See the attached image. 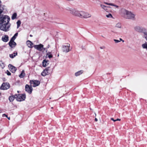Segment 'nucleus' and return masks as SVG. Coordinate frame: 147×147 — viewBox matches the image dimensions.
I'll return each mask as SVG.
<instances>
[{
    "label": "nucleus",
    "instance_id": "obj_38",
    "mask_svg": "<svg viewBox=\"0 0 147 147\" xmlns=\"http://www.w3.org/2000/svg\"><path fill=\"white\" fill-rule=\"evenodd\" d=\"M42 49H43L44 51H46V52H47V48H43H43Z\"/></svg>",
    "mask_w": 147,
    "mask_h": 147
},
{
    "label": "nucleus",
    "instance_id": "obj_8",
    "mask_svg": "<svg viewBox=\"0 0 147 147\" xmlns=\"http://www.w3.org/2000/svg\"><path fill=\"white\" fill-rule=\"evenodd\" d=\"M43 45L41 44L38 45H36L34 46V48L38 50L41 51L42 50L43 47Z\"/></svg>",
    "mask_w": 147,
    "mask_h": 147
},
{
    "label": "nucleus",
    "instance_id": "obj_45",
    "mask_svg": "<svg viewBox=\"0 0 147 147\" xmlns=\"http://www.w3.org/2000/svg\"><path fill=\"white\" fill-rule=\"evenodd\" d=\"M49 47H50V46H49V45H48V47H47V48H49Z\"/></svg>",
    "mask_w": 147,
    "mask_h": 147
},
{
    "label": "nucleus",
    "instance_id": "obj_46",
    "mask_svg": "<svg viewBox=\"0 0 147 147\" xmlns=\"http://www.w3.org/2000/svg\"><path fill=\"white\" fill-rule=\"evenodd\" d=\"M7 118H8V119L9 120H10V117H7Z\"/></svg>",
    "mask_w": 147,
    "mask_h": 147
},
{
    "label": "nucleus",
    "instance_id": "obj_48",
    "mask_svg": "<svg viewBox=\"0 0 147 147\" xmlns=\"http://www.w3.org/2000/svg\"><path fill=\"white\" fill-rule=\"evenodd\" d=\"M30 37H32V36L31 35H30Z\"/></svg>",
    "mask_w": 147,
    "mask_h": 147
},
{
    "label": "nucleus",
    "instance_id": "obj_12",
    "mask_svg": "<svg viewBox=\"0 0 147 147\" xmlns=\"http://www.w3.org/2000/svg\"><path fill=\"white\" fill-rule=\"evenodd\" d=\"M67 10L70 12V13L73 15H74L76 9H72L71 8L67 7Z\"/></svg>",
    "mask_w": 147,
    "mask_h": 147
},
{
    "label": "nucleus",
    "instance_id": "obj_1",
    "mask_svg": "<svg viewBox=\"0 0 147 147\" xmlns=\"http://www.w3.org/2000/svg\"><path fill=\"white\" fill-rule=\"evenodd\" d=\"M10 18L7 16L2 15H0V29L5 32L7 31L10 26L9 23Z\"/></svg>",
    "mask_w": 147,
    "mask_h": 147
},
{
    "label": "nucleus",
    "instance_id": "obj_39",
    "mask_svg": "<svg viewBox=\"0 0 147 147\" xmlns=\"http://www.w3.org/2000/svg\"><path fill=\"white\" fill-rule=\"evenodd\" d=\"M51 55V52H48L47 54V55H46V56H47L48 55Z\"/></svg>",
    "mask_w": 147,
    "mask_h": 147
},
{
    "label": "nucleus",
    "instance_id": "obj_7",
    "mask_svg": "<svg viewBox=\"0 0 147 147\" xmlns=\"http://www.w3.org/2000/svg\"><path fill=\"white\" fill-rule=\"evenodd\" d=\"M30 82L32 86L34 87L38 86L40 84V81L37 80H32L30 81Z\"/></svg>",
    "mask_w": 147,
    "mask_h": 147
},
{
    "label": "nucleus",
    "instance_id": "obj_23",
    "mask_svg": "<svg viewBox=\"0 0 147 147\" xmlns=\"http://www.w3.org/2000/svg\"><path fill=\"white\" fill-rule=\"evenodd\" d=\"M135 30L138 32L140 31L141 30L140 27L139 26H136L134 27Z\"/></svg>",
    "mask_w": 147,
    "mask_h": 147
},
{
    "label": "nucleus",
    "instance_id": "obj_33",
    "mask_svg": "<svg viewBox=\"0 0 147 147\" xmlns=\"http://www.w3.org/2000/svg\"><path fill=\"white\" fill-rule=\"evenodd\" d=\"M106 17L107 18H113V16L110 13L108 15H107L106 16Z\"/></svg>",
    "mask_w": 147,
    "mask_h": 147
},
{
    "label": "nucleus",
    "instance_id": "obj_42",
    "mask_svg": "<svg viewBox=\"0 0 147 147\" xmlns=\"http://www.w3.org/2000/svg\"><path fill=\"white\" fill-rule=\"evenodd\" d=\"M119 40L120 41H122L123 42H124V40H123L121 38H119Z\"/></svg>",
    "mask_w": 147,
    "mask_h": 147
},
{
    "label": "nucleus",
    "instance_id": "obj_27",
    "mask_svg": "<svg viewBox=\"0 0 147 147\" xmlns=\"http://www.w3.org/2000/svg\"><path fill=\"white\" fill-rule=\"evenodd\" d=\"M17 16V14L16 13H14L11 17V19L13 20L15 19Z\"/></svg>",
    "mask_w": 147,
    "mask_h": 147
},
{
    "label": "nucleus",
    "instance_id": "obj_52",
    "mask_svg": "<svg viewBox=\"0 0 147 147\" xmlns=\"http://www.w3.org/2000/svg\"><path fill=\"white\" fill-rule=\"evenodd\" d=\"M146 40L147 41V38H146Z\"/></svg>",
    "mask_w": 147,
    "mask_h": 147
},
{
    "label": "nucleus",
    "instance_id": "obj_4",
    "mask_svg": "<svg viewBox=\"0 0 147 147\" xmlns=\"http://www.w3.org/2000/svg\"><path fill=\"white\" fill-rule=\"evenodd\" d=\"M70 44H67L66 45H63L62 47V50L63 52L67 53L70 51Z\"/></svg>",
    "mask_w": 147,
    "mask_h": 147
},
{
    "label": "nucleus",
    "instance_id": "obj_32",
    "mask_svg": "<svg viewBox=\"0 0 147 147\" xmlns=\"http://www.w3.org/2000/svg\"><path fill=\"white\" fill-rule=\"evenodd\" d=\"M100 7L104 10H106L107 9V6L102 5H100Z\"/></svg>",
    "mask_w": 147,
    "mask_h": 147
},
{
    "label": "nucleus",
    "instance_id": "obj_16",
    "mask_svg": "<svg viewBox=\"0 0 147 147\" xmlns=\"http://www.w3.org/2000/svg\"><path fill=\"white\" fill-rule=\"evenodd\" d=\"M26 44L28 47L29 48H32V45H33L32 43L30 40H28L26 42Z\"/></svg>",
    "mask_w": 147,
    "mask_h": 147
},
{
    "label": "nucleus",
    "instance_id": "obj_31",
    "mask_svg": "<svg viewBox=\"0 0 147 147\" xmlns=\"http://www.w3.org/2000/svg\"><path fill=\"white\" fill-rule=\"evenodd\" d=\"M45 70H46L47 72H48L49 73V74H50L51 72V70L50 69V67H47Z\"/></svg>",
    "mask_w": 147,
    "mask_h": 147
},
{
    "label": "nucleus",
    "instance_id": "obj_30",
    "mask_svg": "<svg viewBox=\"0 0 147 147\" xmlns=\"http://www.w3.org/2000/svg\"><path fill=\"white\" fill-rule=\"evenodd\" d=\"M116 27L118 28H121V24L119 23H117L116 25Z\"/></svg>",
    "mask_w": 147,
    "mask_h": 147
},
{
    "label": "nucleus",
    "instance_id": "obj_6",
    "mask_svg": "<svg viewBox=\"0 0 147 147\" xmlns=\"http://www.w3.org/2000/svg\"><path fill=\"white\" fill-rule=\"evenodd\" d=\"M9 88V83H3L1 87V89L5 90L8 89Z\"/></svg>",
    "mask_w": 147,
    "mask_h": 147
},
{
    "label": "nucleus",
    "instance_id": "obj_17",
    "mask_svg": "<svg viewBox=\"0 0 147 147\" xmlns=\"http://www.w3.org/2000/svg\"><path fill=\"white\" fill-rule=\"evenodd\" d=\"M84 72V71L82 70L79 71L75 73V75L76 76H78L81 74H82Z\"/></svg>",
    "mask_w": 147,
    "mask_h": 147
},
{
    "label": "nucleus",
    "instance_id": "obj_44",
    "mask_svg": "<svg viewBox=\"0 0 147 147\" xmlns=\"http://www.w3.org/2000/svg\"><path fill=\"white\" fill-rule=\"evenodd\" d=\"M94 120L96 121H98V119L96 118H95Z\"/></svg>",
    "mask_w": 147,
    "mask_h": 147
},
{
    "label": "nucleus",
    "instance_id": "obj_49",
    "mask_svg": "<svg viewBox=\"0 0 147 147\" xmlns=\"http://www.w3.org/2000/svg\"><path fill=\"white\" fill-rule=\"evenodd\" d=\"M95 116H96V114L95 113Z\"/></svg>",
    "mask_w": 147,
    "mask_h": 147
},
{
    "label": "nucleus",
    "instance_id": "obj_36",
    "mask_svg": "<svg viewBox=\"0 0 147 147\" xmlns=\"http://www.w3.org/2000/svg\"><path fill=\"white\" fill-rule=\"evenodd\" d=\"M7 74L8 76H10L11 74V73L8 71H7Z\"/></svg>",
    "mask_w": 147,
    "mask_h": 147
},
{
    "label": "nucleus",
    "instance_id": "obj_47",
    "mask_svg": "<svg viewBox=\"0 0 147 147\" xmlns=\"http://www.w3.org/2000/svg\"><path fill=\"white\" fill-rule=\"evenodd\" d=\"M1 1L0 0V6H1Z\"/></svg>",
    "mask_w": 147,
    "mask_h": 147
},
{
    "label": "nucleus",
    "instance_id": "obj_14",
    "mask_svg": "<svg viewBox=\"0 0 147 147\" xmlns=\"http://www.w3.org/2000/svg\"><path fill=\"white\" fill-rule=\"evenodd\" d=\"M9 37L7 35L3 36L2 38V40L4 42H7L8 40Z\"/></svg>",
    "mask_w": 147,
    "mask_h": 147
},
{
    "label": "nucleus",
    "instance_id": "obj_11",
    "mask_svg": "<svg viewBox=\"0 0 147 147\" xmlns=\"http://www.w3.org/2000/svg\"><path fill=\"white\" fill-rule=\"evenodd\" d=\"M9 44V46L12 48L14 47L16 45V43L14 41V40H10Z\"/></svg>",
    "mask_w": 147,
    "mask_h": 147
},
{
    "label": "nucleus",
    "instance_id": "obj_10",
    "mask_svg": "<svg viewBox=\"0 0 147 147\" xmlns=\"http://www.w3.org/2000/svg\"><path fill=\"white\" fill-rule=\"evenodd\" d=\"M82 11H79L76 9L74 15L81 18Z\"/></svg>",
    "mask_w": 147,
    "mask_h": 147
},
{
    "label": "nucleus",
    "instance_id": "obj_18",
    "mask_svg": "<svg viewBox=\"0 0 147 147\" xmlns=\"http://www.w3.org/2000/svg\"><path fill=\"white\" fill-rule=\"evenodd\" d=\"M5 6L4 5H1L0 6V15H2L1 13L5 9Z\"/></svg>",
    "mask_w": 147,
    "mask_h": 147
},
{
    "label": "nucleus",
    "instance_id": "obj_29",
    "mask_svg": "<svg viewBox=\"0 0 147 147\" xmlns=\"http://www.w3.org/2000/svg\"><path fill=\"white\" fill-rule=\"evenodd\" d=\"M21 24V21L20 20H18V21L17 22V28H18L20 26V24Z\"/></svg>",
    "mask_w": 147,
    "mask_h": 147
},
{
    "label": "nucleus",
    "instance_id": "obj_50",
    "mask_svg": "<svg viewBox=\"0 0 147 147\" xmlns=\"http://www.w3.org/2000/svg\"><path fill=\"white\" fill-rule=\"evenodd\" d=\"M17 92H18V93H19V91H18Z\"/></svg>",
    "mask_w": 147,
    "mask_h": 147
},
{
    "label": "nucleus",
    "instance_id": "obj_5",
    "mask_svg": "<svg viewBox=\"0 0 147 147\" xmlns=\"http://www.w3.org/2000/svg\"><path fill=\"white\" fill-rule=\"evenodd\" d=\"M91 15L90 14L86 12L83 11H82V15L81 18H87L91 17Z\"/></svg>",
    "mask_w": 147,
    "mask_h": 147
},
{
    "label": "nucleus",
    "instance_id": "obj_20",
    "mask_svg": "<svg viewBox=\"0 0 147 147\" xmlns=\"http://www.w3.org/2000/svg\"><path fill=\"white\" fill-rule=\"evenodd\" d=\"M16 96H15V95H12L9 97V99L10 102L13 101L16 98Z\"/></svg>",
    "mask_w": 147,
    "mask_h": 147
},
{
    "label": "nucleus",
    "instance_id": "obj_2",
    "mask_svg": "<svg viewBox=\"0 0 147 147\" xmlns=\"http://www.w3.org/2000/svg\"><path fill=\"white\" fill-rule=\"evenodd\" d=\"M123 16L125 18L134 20L135 19V15L133 12L126 9L123 11Z\"/></svg>",
    "mask_w": 147,
    "mask_h": 147
},
{
    "label": "nucleus",
    "instance_id": "obj_24",
    "mask_svg": "<svg viewBox=\"0 0 147 147\" xmlns=\"http://www.w3.org/2000/svg\"><path fill=\"white\" fill-rule=\"evenodd\" d=\"M142 47L143 49H147V43L145 42L142 45Z\"/></svg>",
    "mask_w": 147,
    "mask_h": 147
},
{
    "label": "nucleus",
    "instance_id": "obj_13",
    "mask_svg": "<svg viewBox=\"0 0 147 147\" xmlns=\"http://www.w3.org/2000/svg\"><path fill=\"white\" fill-rule=\"evenodd\" d=\"M9 67L11 71L13 73H14L17 69L16 67L13 66L9 64Z\"/></svg>",
    "mask_w": 147,
    "mask_h": 147
},
{
    "label": "nucleus",
    "instance_id": "obj_40",
    "mask_svg": "<svg viewBox=\"0 0 147 147\" xmlns=\"http://www.w3.org/2000/svg\"><path fill=\"white\" fill-rule=\"evenodd\" d=\"M111 120L113 121H114V122H115L116 121V120H114L113 118H111Z\"/></svg>",
    "mask_w": 147,
    "mask_h": 147
},
{
    "label": "nucleus",
    "instance_id": "obj_26",
    "mask_svg": "<svg viewBox=\"0 0 147 147\" xmlns=\"http://www.w3.org/2000/svg\"><path fill=\"white\" fill-rule=\"evenodd\" d=\"M105 3L107 5H112V6H113L117 8L118 7V6H117V5H115L113 3Z\"/></svg>",
    "mask_w": 147,
    "mask_h": 147
},
{
    "label": "nucleus",
    "instance_id": "obj_51",
    "mask_svg": "<svg viewBox=\"0 0 147 147\" xmlns=\"http://www.w3.org/2000/svg\"><path fill=\"white\" fill-rule=\"evenodd\" d=\"M102 36L103 38H104V37L103 36Z\"/></svg>",
    "mask_w": 147,
    "mask_h": 147
},
{
    "label": "nucleus",
    "instance_id": "obj_25",
    "mask_svg": "<svg viewBox=\"0 0 147 147\" xmlns=\"http://www.w3.org/2000/svg\"><path fill=\"white\" fill-rule=\"evenodd\" d=\"M18 33H16L14 34V35L12 37L11 40H14L16 38L17 36H18Z\"/></svg>",
    "mask_w": 147,
    "mask_h": 147
},
{
    "label": "nucleus",
    "instance_id": "obj_37",
    "mask_svg": "<svg viewBox=\"0 0 147 147\" xmlns=\"http://www.w3.org/2000/svg\"><path fill=\"white\" fill-rule=\"evenodd\" d=\"M81 47L82 49H85V46H84L82 45Z\"/></svg>",
    "mask_w": 147,
    "mask_h": 147
},
{
    "label": "nucleus",
    "instance_id": "obj_41",
    "mask_svg": "<svg viewBox=\"0 0 147 147\" xmlns=\"http://www.w3.org/2000/svg\"><path fill=\"white\" fill-rule=\"evenodd\" d=\"M4 116H5L6 117H7V115L5 114H3V117Z\"/></svg>",
    "mask_w": 147,
    "mask_h": 147
},
{
    "label": "nucleus",
    "instance_id": "obj_22",
    "mask_svg": "<svg viewBox=\"0 0 147 147\" xmlns=\"http://www.w3.org/2000/svg\"><path fill=\"white\" fill-rule=\"evenodd\" d=\"M17 55V53L16 52L15 53L14 52L13 54H10L9 55L10 57L12 58H13L14 57H15L16 55Z\"/></svg>",
    "mask_w": 147,
    "mask_h": 147
},
{
    "label": "nucleus",
    "instance_id": "obj_28",
    "mask_svg": "<svg viewBox=\"0 0 147 147\" xmlns=\"http://www.w3.org/2000/svg\"><path fill=\"white\" fill-rule=\"evenodd\" d=\"M0 66L2 68H3L5 66L4 64L1 61H0Z\"/></svg>",
    "mask_w": 147,
    "mask_h": 147
},
{
    "label": "nucleus",
    "instance_id": "obj_34",
    "mask_svg": "<svg viewBox=\"0 0 147 147\" xmlns=\"http://www.w3.org/2000/svg\"><path fill=\"white\" fill-rule=\"evenodd\" d=\"M114 40L115 42L116 43H118V42H120V40H116V39H115Z\"/></svg>",
    "mask_w": 147,
    "mask_h": 147
},
{
    "label": "nucleus",
    "instance_id": "obj_15",
    "mask_svg": "<svg viewBox=\"0 0 147 147\" xmlns=\"http://www.w3.org/2000/svg\"><path fill=\"white\" fill-rule=\"evenodd\" d=\"M49 64V61L46 59L44 60L42 62L43 66L44 67H46Z\"/></svg>",
    "mask_w": 147,
    "mask_h": 147
},
{
    "label": "nucleus",
    "instance_id": "obj_35",
    "mask_svg": "<svg viewBox=\"0 0 147 147\" xmlns=\"http://www.w3.org/2000/svg\"><path fill=\"white\" fill-rule=\"evenodd\" d=\"M47 56H48L49 58H51L53 57V55L52 54L48 55Z\"/></svg>",
    "mask_w": 147,
    "mask_h": 147
},
{
    "label": "nucleus",
    "instance_id": "obj_3",
    "mask_svg": "<svg viewBox=\"0 0 147 147\" xmlns=\"http://www.w3.org/2000/svg\"><path fill=\"white\" fill-rule=\"evenodd\" d=\"M16 100L18 101H21L25 100L26 98V95L23 94H15Z\"/></svg>",
    "mask_w": 147,
    "mask_h": 147
},
{
    "label": "nucleus",
    "instance_id": "obj_43",
    "mask_svg": "<svg viewBox=\"0 0 147 147\" xmlns=\"http://www.w3.org/2000/svg\"><path fill=\"white\" fill-rule=\"evenodd\" d=\"M116 121H120L121 120V119H116Z\"/></svg>",
    "mask_w": 147,
    "mask_h": 147
},
{
    "label": "nucleus",
    "instance_id": "obj_19",
    "mask_svg": "<svg viewBox=\"0 0 147 147\" xmlns=\"http://www.w3.org/2000/svg\"><path fill=\"white\" fill-rule=\"evenodd\" d=\"M49 74V73L46 70H44L41 73V75L42 76H45Z\"/></svg>",
    "mask_w": 147,
    "mask_h": 147
},
{
    "label": "nucleus",
    "instance_id": "obj_9",
    "mask_svg": "<svg viewBox=\"0 0 147 147\" xmlns=\"http://www.w3.org/2000/svg\"><path fill=\"white\" fill-rule=\"evenodd\" d=\"M25 90L29 93L31 94L32 90V88L31 86H30L26 84L25 86Z\"/></svg>",
    "mask_w": 147,
    "mask_h": 147
},
{
    "label": "nucleus",
    "instance_id": "obj_21",
    "mask_svg": "<svg viewBox=\"0 0 147 147\" xmlns=\"http://www.w3.org/2000/svg\"><path fill=\"white\" fill-rule=\"evenodd\" d=\"M25 74L24 73V71L23 70L21 73V74L19 75V77L20 78H23L25 76Z\"/></svg>",
    "mask_w": 147,
    "mask_h": 147
}]
</instances>
